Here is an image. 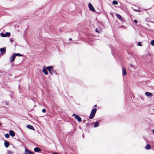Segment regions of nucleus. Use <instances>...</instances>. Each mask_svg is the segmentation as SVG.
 Masks as SVG:
<instances>
[{
    "label": "nucleus",
    "instance_id": "nucleus-25",
    "mask_svg": "<svg viewBox=\"0 0 154 154\" xmlns=\"http://www.w3.org/2000/svg\"><path fill=\"white\" fill-rule=\"evenodd\" d=\"M42 112L43 113H45L46 112V109H42Z\"/></svg>",
    "mask_w": 154,
    "mask_h": 154
},
{
    "label": "nucleus",
    "instance_id": "nucleus-23",
    "mask_svg": "<svg viewBox=\"0 0 154 154\" xmlns=\"http://www.w3.org/2000/svg\"><path fill=\"white\" fill-rule=\"evenodd\" d=\"M13 153V152L10 150H8V154H12Z\"/></svg>",
    "mask_w": 154,
    "mask_h": 154
},
{
    "label": "nucleus",
    "instance_id": "nucleus-31",
    "mask_svg": "<svg viewBox=\"0 0 154 154\" xmlns=\"http://www.w3.org/2000/svg\"><path fill=\"white\" fill-rule=\"evenodd\" d=\"M94 107H97V105H95L94 106Z\"/></svg>",
    "mask_w": 154,
    "mask_h": 154
},
{
    "label": "nucleus",
    "instance_id": "nucleus-15",
    "mask_svg": "<svg viewBox=\"0 0 154 154\" xmlns=\"http://www.w3.org/2000/svg\"><path fill=\"white\" fill-rule=\"evenodd\" d=\"M96 32L100 33L101 32L102 29L101 28H96L95 29Z\"/></svg>",
    "mask_w": 154,
    "mask_h": 154
},
{
    "label": "nucleus",
    "instance_id": "nucleus-22",
    "mask_svg": "<svg viewBox=\"0 0 154 154\" xmlns=\"http://www.w3.org/2000/svg\"><path fill=\"white\" fill-rule=\"evenodd\" d=\"M151 44L152 45L154 46V40H152L151 41Z\"/></svg>",
    "mask_w": 154,
    "mask_h": 154
},
{
    "label": "nucleus",
    "instance_id": "nucleus-8",
    "mask_svg": "<svg viewBox=\"0 0 154 154\" xmlns=\"http://www.w3.org/2000/svg\"><path fill=\"white\" fill-rule=\"evenodd\" d=\"M145 95L149 98L152 97L153 96V94L152 93L148 92L145 93Z\"/></svg>",
    "mask_w": 154,
    "mask_h": 154
},
{
    "label": "nucleus",
    "instance_id": "nucleus-3",
    "mask_svg": "<svg viewBox=\"0 0 154 154\" xmlns=\"http://www.w3.org/2000/svg\"><path fill=\"white\" fill-rule=\"evenodd\" d=\"M6 48L5 47H3L0 49V56L3 55L6 53Z\"/></svg>",
    "mask_w": 154,
    "mask_h": 154
},
{
    "label": "nucleus",
    "instance_id": "nucleus-13",
    "mask_svg": "<svg viewBox=\"0 0 154 154\" xmlns=\"http://www.w3.org/2000/svg\"><path fill=\"white\" fill-rule=\"evenodd\" d=\"M4 145L7 148L8 147L9 145V143L8 142L5 141H4Z\"/></svg>",
    "mask_w": 154,
    "mask_h": 154
},
{
    "label": "nucleus",
    "instance_id": "nucleus-9",
    "mask_svg": "<svg viewBox=\"0 0 154 154\" xmlns=\"http://www.w3.org/2000/svg\"><path fill=\"white\" fill-rule=\"evenodd\" d=\"M25 154H34L33 152L29 150L26 148L25 149Z\"/></svg>",
    "mask_w": 154,
    "mask_h": 154
},
{
    "label": "nucleus",
    "instance_id": "nucleus-18",
    "mask_svg": "<svg viewBox=\"0 0 154 154\" xmlns=\"http://www.w3.org/2000/svg\"><path fill=\"white\" fill-rule=\"evenodd\" d=\"M116 16L119 19H120L122 17L120 15L118 14H116Z\"/></svg>",
    "mask_w": 154,
    "mask_h": 154
},
{
    "label": "nucleus",
    "instance_id": "nucleus-11",
    "mask_svg": "<svg viewBox=\"0 0 154 154\" xmlns=\"http://www.w3.org/2000/svg\"><path fill=\"white\" fill-rule=\"evenodd\" d=\"M45 67L44 66L42 69V72L44 73L45 75H47L48 74V72L46 69H45Z\"/></svg>",
    "mask_w": 154,
    "mask_h": 154
},
{
    "label": "nucleus",
    "instance_id": "nucleus-27",
    "mask_svg": "<svg viewBox=\"0 0 154 154\" xmlns=\"http://www.w3.org/2000/svg\"><path fill=\"white\" fill-rule=\"evenodd\" d=\"M134 22L135 23H137V22H138L137 20H134Z\"/></svg>",
    "mask_w": 154,
    "mask_h": 154
},
{
    "label": "nucleus",
    "instance_id": "nucleus-2",
    "mask_svg": "<svg viewBox=\"0 0 154 154\" xmlns=\"http://www.w3.org/2000/svg\"><path fill=\"white\" fill-rule=\"evenodd\" d=\"M96 111L97 109L96 108H94L92 109L89 116L90 119H92L94 117Z\"/></svg>",
    "mask_w": 154,
    "mask_h": 154
},
{
    "label": "nucleus",
    "instance_id": "nucleus-20",
    "mask_svg": "<svg viewBox=\"0 0 154 154\" xmlns=\"http://www.w3.org/2000/svg\"><path fill=\"white\" fill-rule=\"evenodd\" d=\"M145 148L146 149H149L150 148V146L149 145H147L146 146Z\"/></svg>",
    "mask_w": 154,
    "mask_h": 154
},
{
    "label": "nucleus",
    "instance_id": "nucleus-6",
    "mask_svg": "<svg viewBox=\"0 0 154 154\" xmlns=\"http://www.w3.org/2000/svg\"><path fill=\"white\" fill-rule=\"evenodd\" d=\"M72 116H74L75 119H76L78 122H81L82 121V119L79 116L75 114H73Z\"/></svg>",
    "mask_w": 154,
    "mask_h": 154
},
{
    "label": "nucleus",
    "instance_id": "nucleus-33",
    "mask_svg": "<svg viewBox=\"0 0 154 154\" xmlns=\"http://www.w3.org/2000/svg\"><path fill=\"white\" fill-rule=\"evenodd\" d=\"M12 40H11V42H12Z\"/></svg>",
    "mask_w": 154,
    "mask_h": 154
},
{
    "label": "nucleus",
    "instance_id": "nucleus-16",
    "mask_svg": "<svg viewBox=\"0 0 154 154\" xmlns=\"http://www.w3.org/2000/svg\"><path fill=\"white\" fill-rule=\"evenodd\" d=\"M123 74L124 75H126L127 74V72L124 68L123 69Z\"/></svg>",
    "mask_w": 154,
    "mask_h": 154
},
{
    "label": "nucleus",
    "instance_id": "nucleus-5",
    "mask_svg": "<svg viewBox=\"0 0 154 154\" xmlns=\"http://www.w3.org/2000/svg\"><path fill=\"white\" fill-rule=\"evenodd\" d=\"M0 35L2 37H9L11 35L10 33L8 32H6L5 33H1L0 34Z\"/></svg>",
    "mask_w": 154,
    "mask_h": 154
},
{
    "label": "nucleus",
    "instance_id": "nucleus-24",
    "mask_svg": "<svg viewBox=\"0 0 154 154\" xmlns=\"http://www.w3.org/2000/svg\"><path fill=\"white\" fill-rule=\"evenodd\" d=\"M133 9L134 11H136L137 12H140V10L139 9H134V8Z\"/></svg>",
    "mask_w": 154,
    "mask_h": 154
},
{
    "label": "nucleus",
    "instance_id": "nucleus-32",
    "mask_svg": "<svg viewBox=\"0 0 154 154\" xmlns=\"http://www.w3.org/2000/svg\"><path fill=\"white\" fill-rule=\"evenodd\" d=\"M1 123L0 122V125H1Z\"/></svg>",
    "mask_w": 154,
    "mask_h": 154
},
{
    "label": "nucleus",
    "instance_id": "nucleus-10",
    "mask_svg": "<svg viewBox=\"0 0 154 154\" xmlns=\"http://www.w3.org/2000/svg\"><path fill=\"white\" fill-rule=\"evenodd\" d=\"M9 134L12 137H14L15 135L14 132L11 130L9 131Z\"/></svg>",
    "mask_w": 154,
    "mask_h": 154
},
{
    "label": "nucleus",
    "instance_id": "nucleus-28",
    "mask_svg": "<svg viewBox=\"0 0 154 154\" xmlns=\"http://www.w3.org/2000/svg\"><path fill=\"white\" fill-rule=\"evenodd\" d=\"M52 154H58L57 153H52Z\"/></svg>",
    "mask_w": 154,
    "mask_h": 154
},
{
    "label": "nucleus",
    "instance_id": "nucleus-19",
    "mask_svg": "<svg viewBox=\"0 0 154 154\" xmlns=\"http://www.w3.org/2000/svg\"><path fill=\"white\" fill-rule=\"evenodd\" d=\"M112 3L113 5H116L118 4V2L114 0L112 2Z\"/></svg>",
    "mask_w": 154,
    "mask_h": 154
},
{
    "label": "nucleus",
    "instance_id": "nucleus-29",
    "mask_svg": "<svg viewBox=\"0 0 154 154\" xmlns=\"http://www.w3.org/2000/svg\"><path fill=\"white\" fill-rule=\"evenodd\" d=\"M131 67H133V66L131 64Z\"/></svg>",
    "mask_w": 154,
    "mask_h": 154
},
{
    "label": "nucleus",
    "instance_id": "nucleus-14",
    "mask_svg": "<svg viewBox=\"0 0 154 154\" xmlns=\"http://www.w3.org/2000/svg\"><path fill=\"white\" fill-rule=\"evenodd\" d=\"M34 150L35 152H38L41 151V149L39 148L36 147L34 149Z\"/></svg>",
    "mask_w": 154,
    "mask_h": 154
},
{
    "label": "nucleus",
    "instance_id": "nucleus-7",
    "mask_svg": "<svg viewBox=\"0 0 154 154\" xmlns=\"http://www.w3.org/2000/svg\"><path fill=\"white\" fill-rule=\"evenodd\" d=\"M89 8L90 10L93 12H95V10L93 6L91 3H89L88 5Z\"/></svg>",
    "mask_w": 154,
    "mask_h": 154
},
{
    "label": "nucleus",
    "instance_id": "nucleus-4",
    "mask_svg": "<svg viewBox=\"0 0 154 154\" xmlns=\"http://www.w3.org/2000/svg\"><path fill=\"white\" fill-rule=\"evenodd\" d=\"M46 69L49 71L50 73L51 74H53V72L54 71L53 67L52 66H48L46 67Z\"/></svg>",
    "mask_w": 154,
    "mask_h": 154
},
{
    "label": "nucleus",
    "instance_id": "nucleus-12",
    "mask_svg": "<svg viewBox=\"0 0 154 154\" xmlns=\"http://www.w3.org/2000/svg\"><path fill=\"white\" fill-rule=\"evenodd\" d=\"M29 129L32 130H34V127L30 125H28L26 126Z\"/></svg>",
    "mask_w": 154,
    "mask_h": 154
},
{
    "label": "nucleus",
    "instance_id": "nucleus-21",
    "mask_svg": "<svg viewBox=\"0 0 154 154\" xmlns=\"http://www.w3.org/2000/svg\"><path fill=\"white\" fill-rule=\"evenodd\" d=\"M5 137L6 138H8L9 137V135L8 134H6L5 135Z\"/></svg>",
    "mask_w": 154,
    "mask_h": 154
},
{
    "label": "nucleus",
    "instance_id": "nucleus-17",
    "mask_svg": "<svg viewBox=\"0 0 154 154\" xmlns=\"http://www.w3.org/2000/svg\"><path fill=\"white\" fill-rule=\"evenodd\" d=\"M99 123L98 122H96L94 125V127H97L99 126Z\"/></svg>",
    "mask_w": 154,
    "mask_h": 154
},
{
    "label": "nucleus",
    "instance_id": "nucleus-1",
    "mask_svg": "<svg viewBox=\"0 0 154 154\" xmlns=\"http://www.w3.org/2000/svg\"><path fill=\"white\" fill-rule=\"evenodd\" d=\"M17 56H23V55L22 54H20L19 53H15L11 57L10 59V62L11 63H12L13 62H14L15 60V57Z\"/></svg>",
    "mask_w": 154,
    "mask_h": 154
},
{
    "label": "nucleus",
    "instance_id": "nucleus-30",
    "mask_svg": "<svg viewBox=\"0 0 154 154\" xmlns=\"http://www.w3.org/2000/svg\"><path fill=\"white\" fill-rule=\"evenodd\" d=\"M152 132H153V133H154V129H153V130H152Z\"/></svg>",
    "mask_w": 154,
    "mask_h": 154
},
{
    "label": "nucleus",
    "instance_id": "nucleus-26",
    "mask_svg": "<svg viewBox=\"0 0 154 154\" xmlns=\"http://www.w3.org/2000/svg\"><path fill=\"white\" fill-rule=\"evenodd\" d=\"M138 45L139 46H141V43L140 42H138Z\"/></svg>",
    "mask_w": 154,
    "mask_h": 154
}]
</instances>
